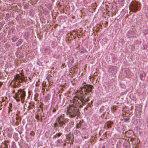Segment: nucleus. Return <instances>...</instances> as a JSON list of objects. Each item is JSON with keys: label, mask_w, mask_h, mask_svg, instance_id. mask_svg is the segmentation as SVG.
<instances>
[{"label": "nucleus", "mask_w": 148, "mask_h": 148, "mask_svg": "<svg viewBox=\"0 0 148 148\" xmlns=\"http://www.w3.org/2000/svg\"><path fill=\"white\" fill-rule=\"evenodd\" d=\"M92 88L93 86L90 85H88L82 87L81 88L79 93L75 97L77 98L80 101V103L77 101L78 102L77 106H79L80 108L82 107L83 106L85 103L89 101V99L88 97H87V99H85L84 98L85 97L86 95L88 93L91 91V89Z\"/></svg>", "instance_id": "f257e3e1"}, {"label": "nucleus", "mask_w": 148, "mask_h": 148, "mask_svg": "<svg viewBox=\"0 0 148 148\" xmlns=\"http://www.w3.org/2000/svg\"><path fill=\"white\" fill-rule=\"evenodd\" d=\"M77 101L80 103L79 100L75 97L73 101V104L70 105L69 106L68 111L69 116L70 118H73L76 116H77L79 114L80 112L78 110V108L77 107H79L80 108H81L79 107V106H77L78 102Z\"/></svg>", "instance_id": "f03ea898"}, {"label": "nucleus", "mask_w": 148, "mask_h": 148, "mask_svg": "<svg viewBox=\"0 0 148 148\" xmlns=\"http://www.w3.org/2000/svg\"><path fill=\"white\" fill-rule=\"evenodd\" d=\"M17 92L15 94L14 97L17 101H20V98H21V101H23L26 96L25 92L23 91L22 89H16Z\"/></svg>", "instance_id": "7ed1b4c3"}, {"label": "nucleus", "mask_w": 148, "mask_h": 148, "mask_svg": "<svg viewBox=\"0 0 148 148\" xmlns=\"http://www.w3.org/2000/svg\"><path fill=\"white\" fill-rule=\"evenodd\" d=\"M56 120L60 127H62L63 125H65L68 121L67 119L64 118L63 115L60 116L56 119Z\"/></svg>", "instance_id": "20e7f679"}, {"label": "nucleus", "mask_w": 148, "mask_h": 148, "mask_svg": "<svg viewBox=\"0 0 148 148\" xmlns=\"http://www.w3.org/2000/svg\"><path fill=\"white\" fill-rule=\"evenodd\" d=\"M109 71L111 72L113 75H115L117 73V68L116 66H112L109 69Z\"/></svg>", "instance_id": "39448f33"}, {"label": "nucleus", "mask_w": 148, "mask_h": 148, "mask_svg": "<svg viewBox=\"0 0 148 148\" xmlns=\"http://www.w3.org/2000/svg\"><path fill=\"white\" fill-rule=\"evenodd\" d=\"M21 76H21L19 74L16 75L15 77L16 81L17 82H21L22 81V79Z\"/></svg>", "instance_id": "423d86ee"}, {"label": "nucleus", "mask_w": 148, "mask_h": 148, "mask_svg": "<svg viewBox=\"0 0 148 148\" xmlns=\"http://www.w3.org/2000/svg\"><path fill=\"white\" fill-rule=\"evenodd\" d=\"M139 5L136 4H134L132 7V10L134 12H135L139 9Z\"/></svg>", "instance_id": "0eeeda50"}, {"label": "nucleus", "mask_w": 148, "mask_h": 148, "mask_svg": "<svg viewBox=\"0 0 148 148\" xmlns=\"http://www.w3.org/2000/svg\"><path fill=\"white\" fill-rule=\"evenodd\" d=\"M145 76V73H143L140 75V77L142 80H144Z\"/></svg>", "instance_id": "6e6552de"}, {"label": "nucleus", "mask_w": 148, "mask_h": 148, "mask_svg": "<svg viewBox=\"0 0 148 148\" xmlns=\"http://www.w3.org/2000/svg\"><path fill=\"white\" fill-rule=\"evenodd\" d=\"M111 122H108L106 124L108 128L110 127L111 125Z\"/></svg>", "instance_id": "1a4fd4ad"}, {"label": "nucleus", "mask_w": 148, "mask_h": 148, "mask_svg": "<svg viewBox=\"0 0 148 148\" xmlns=\"http://www.w3.org/2000/svg\"><path fill=\"white\" fill-rule=\"evenodd\" d=\"M12 104L11 103H9V106L8 107L9 108V110L8 112L9 113L10 112V111L11 110L10 109V108H12Z\"/></svg>", "instance_id": "9d476101"}, {"label": "nucleus", "mask_w": 148, "mask_h": 148, "mask_svg": "<svg viewBox=\"0 0 148 148\" xmlns=\"http://www.w3.org/2000/svg\"><path fill=\"white\" fill-rule=\"evenodd\" d=\"M54 127H55L56 126H59V124L58 122L57 121V122L55 123L54 125Z\"/></svg>", "instance_id": "9b49d317"}, {"label": "nucleus", "mask_w": 148, "mask_h": 148, "mask_svg": "<svg viewBox=\"0 0 148 148\" xmlns=\"http://www.w3.org/2000/svg\"><path fill=\"white\" fill-rule=\"evenodd\" d=\"M60 140H58L56 141V145L58 146L59 143H60Z\"/></svg>", "instance_id": "f8f14e48"}, {"label": "nucleus", "mask_w": 148, "mask_h": 148, "mask_svg": "<svg viewBox=\"0 0 148 148\" xmlns=\"http://www.w3.org/2000/svg\"><path fill=\"white\" fill-rule=\"evenodd\" d=\"M145 34H147L148 33V29H147L144 31V32Z\"/></svg>", "instance_id": "ddd939ff"}, {"label": "nucleus", "mask_w": 148, "mask_h": 148, "mask_svg": "<svg viewBox=\"0 0 148 148\" xmlns=\"http://www.w3.org/2000/svg\"><path fill=\"white\" fill-rule=\"evenodd\" d=\"M12 92L13 93H15V94L16 93V90L15 89H13Z\"/></svg>", "instance_id": "4468645a"}, {"label": "nucleus", "mask_w": 148, "mask_h": 148, "mask_svg": "<svg viewBox=\"0 0 148 148\" xmlns=\"http://www.w3.org/2000/svg\"><path fill=\"white\" fill-rule=\"evenodd\" d=\"M61 134H62V133H58V134H56V135H57L58 137L60 136Z\"/></svg>", "instance_id": "2eb2a0df"}, {"label": "nucleus", "mask_w": 148, "mask_h": 148, "mask_svg": "<svg viewBox=\"0 0 148 148\" xmlns=\"http://www.w3.org/2000/svg\"><path fill=\"white\" fill-rule=\"evenodd\" d=\"M46 78V79H47V80L48 81H49V75H48L47 76Z\"/></svg>", "instance_id": "dca6fc26"}, {"label": "nucleus", "mask_w": 148, "mask_h": 148, "mask_svg": "<svg viewBox=\"0 0 148 148\" xmlns=\"http://www.w3.org/2000/svg\"><path fill=\"white\" fill-rule=\"evenodd\" d=\"M35 118L36 119H38L39 118V116L38 115H36L35 116Z\"/></svg>", "instance_id": "f3484780"}, {"label": "nucleus", "mask_w": 148, "mask_h": 148, "mask_svg": "<svg viewBox=\"0 0 148 148\" xmlns=\"http://www.w3.org/2000/svg\"><path fill=\"white\" fill-rule=\"evenodd\" d=\"M56 111V109L55 108H53V111H52V112H53V113H54Z\"/></svg>", "instance_id": "a211bd4d"}, {"label": "nucleus", "mask_w": 148, "mask_h": 148, "mask_svg": "<svg viewBox=\"0 0 148 148\" xmlns=\"http://www.w3.org/2000/svg\"><path fill=\"white\" fill-rule=\"evenodd\" d=\"M129 119H124V121L125 122H126Z\"/></svg>", "instance_id": "6ab92c4d"}, {"label": "nucleus", "mask_w": 148, "mask_h": 148, "mask_svg": "<svg viewBox=\"0 0 148 148\" xmlns=\"http://www.w3.org/2000/svg\"><path fill=\"white\" fill-rule=\"evenodd\" d=\"M4 144L5 145V147H6L8 146V145H7L6 143H5Z\"/></svg>", "instance_id": "aec40b11"}, {"label": "nucleus", "mask_w": 148, "mask_h": 148, "mask_svg": "<svg viewBox=\"0 0 148 148\" xmlns=\"http://www.w3.org/2000/svg\"><path fill=\"white\" fill-rule=\"evenodd\" d=\"M13 88H16V85L13 86Z\"/></svg>", "instance_id": "412c9836"}, {"label": "nucleus", "mask_w": 148, "mask_h": 148, "mask_svg": "<svg viewBox=\"0 0 148 148\" xmlns=\"http://www.w3.org/2000/svg\"><path fill=\"white\" fill-rule=\"evenodd\" d=\"M3 84L2 82H0V86H1Z\"/></svg>", "instance_id": "4be33fe9"}, {"label": "nucleus", "mask_w": 148, "mask_h": 148, "mask_svg": "<svg viewBox=\"0 0 148 148\" xmlns=\"http://www.w3.org/2000/svg\"><path fill=\"white\" fill-rule=\"evenodd\" d=\"M102 148H105V145H103L102 147Z\"/></svg>", "instance_id": "5701e85b"}, {"label": "nucleus", "mask_w": 148, "mask_h": 148, "mask_svg": "<svg viewBox=\"0 0 148 148\" xmlns=\"http://www.w3.org/2000/svg\"><path fill=\"white\" fill-rule=\"evenodd\" d=\"M16 120H18V118H17V117H16Z\"/></svg>", "instance_id": "b1692460"}, {"label": "nucleus", "mask_w": 148, "mask_h": 148, "mask_svg": "<svg viewBox=\"0 0 148 148\" xmlns=\"http://www.w3.org/2000/svg\"><path fill=\"white\" fill-rule=\"evenodd\" d=\"M4 148H8V146H7V147H5Z\"/></svg>", "instance_id": "393cba45"}, {"label": "nucleus", "mask_w": 148, "mask_h": 148, "mask_svg": "<svg viewBox=\"0 0 148 148\" xmlns=\"http://www.w3.org/2000/svg\"><path fill=\"white\" fill-rule=\"evenodd\" d=\"M77 128H79V127L78 126H77Z\"/></svg>", "instance_id": "a878e982"}, {"label": "nucleus", "mask_w": 148, "mask_h": 148, "mask_svg": "<svg viewBox=\"0 0 148 148\" xmlns=\"http://www.w3.org/2000/svg\"><path fill=\"white\" fill-rule=\"evenodd\" d=\"M18 114H16V116H18Z\"/></svg>", "instance_id": "bb28decb"}]
</instances>
